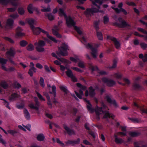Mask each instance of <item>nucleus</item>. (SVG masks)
<instances>
[{
	"instance_id": "33",
	"label": "nucleus",
	"mask_w": 147,
	"mask_h": 147,
	"mask_svg": "<svg viewBox=\"0 0 147 147\" xmlns=\"http://www.w3.org/2000/svg\"><path fill=\"white\" fill-rule=\"evenodd\" d=\"M89 95L92 97L94 96L95 95V93L94 92V90L93 89L92 87H90L89 88Z\"/></svg>"
},
{
	"instance_id": "39",
	"label": "nucleus",
	"mask_w": 147,
	"mask_h": 147,
	"mask_svg": "<svg viewBox=\"0 0 147 147\" xmlns=\"http://www.w3.org/2000/svg\"><path fill=\"white\" fill-rule=\"evenodd\" d=\"M42 9H41L42 11L44 12H46L49 11H51V8L49 5L47 8L44 7H42Z\"/></svg>"
},
{
	"instance_id": "19",
	"label": "nucleus",
	"mask_w": 147,
	"mask_h": 147,
	"mask_svg": "<svg viewBox=\"0 0 147 147\" xmlns=\"http://www.w3.org/2000/svg\"><path fill=\"white\" fill-rule=\"evenodd\" d=\"M59 30V29L58 28L57 26H55L52 29V32L53 34L54 35L56 36L57 37L60 38L62 36L57 32V31Z\"/></svg>"
},
{
	"instance_id": "9",
	"label": "nucleus",
	"mask_w": 147,
	"mask_h": 147,
	"mask_svg": "<svg viewBox=\"0 0 147 147\" xmlns=\"http://www.w3.org/2000/svg\"><path fill=\"white\" fill-rule=\"evenodd\" d=\"M23 29L20 27H18L16 29V33L14 37L16 38H19L25 35L24 33L22 32Z\"/></svg>"
},
{
	"instance_id": "36",
	"label": "nucleus",
	"mask_w": 147,
	"mask_h": 147,
	"mask_svg": "<svg viewBox=\"0 0 147 147\" xmlns=\"http://www.w3.org/2000/svg\"><path fill=\"white\" fill-rule=\"evenodd\" d=\"M128 119L132 122L134 123H139L141 122V120L140 119L133 118H129Z\"/></svg>"
},
{
	"instance_id": "20",
	"label": "nucleus",
	"mask_w": 147,
	"mask_h": 147,
	"mask_svg": "<svg viewBox=\"0 0 147 147\" xmlns=\"http://www.w3.org/2000/svg\"><path fill=\"white\" fill-rule=\"evenodd\" d=\"M31 29L32 30L33 34L36 35H38L40 32L41 28L39 27H35L34 26H31Z\"/></svg>"
},
{
	"instance_id": "32",
	"label": "nucleus",
	"mask_w": 147,
	"mask_h": 147,
	"mask_svg": "<svg viewBox=\"0 0 147 147\" xmlns=\"http://www.w3.org/2000/svg\"><path fill=\"white\" fill-rule=\"evenodd\" d=\"M53 140L54 142H57L59 144H60V146L62 147H64L65 146L64 144L62 142H61L58 138H57L55 140L54 138H53Z\"/></svg>"
},
{
	"instance_id": "45",
	"label": "nucleus",
	"mask_w": 147,
	"mask_h": 147,
	"mask_svg": "<svg viewBox=\"0 0 147 147\" xmlns=\"http://www.w3.org/2000/svg\"><path fill=\"white\" fill-rule=\"evenodd\" d=\"M103 22L104 24H107L109 21V17L107 16H105L103 17Z\"/></svg>"
},
{
	"instance_id": "11",
	"label": "nucleus",
	"mask_w": 147,
	"mask_h": 147,
	"mask_svg": "<svg viewBox=\"0 0 147 147\" xmlns=\"http://www.w3.org/2000/svg\"><path fill=\"white\" fill-rule=\"evenodd\" d=\"M70 59L71 61L75 63L79 62L78 66L79 67L82 68L84 67V62L80 61V59L78 57H71Z\"/></svg>"
},
{
	"instance_id": "59",
	"label": "nucleus",
	"mask_w": 147,
	"mask_h": 147,
	"mask_svg": "<svg viewBox=\"0 0 147 147\" xmlns=\"http://www.w3.org/2000/svg\"><path fill=\"white\" fill-rule=\"evenodd\" d=\"M0 143L5 145L6 144V142L2 138V136L0 134Z\"/></svg>"
},
{
	"instance_id": "49",
	"label": "nucleus",
	"mask_w": 147,
	"mask_h": 147,
	"mask_svg": "<svg viewBox=\"0 0 147 147\" xmlns=\"http://www.w3.org/2000/svg\"><path fill=\"white\" fill-rule=\"evenodd\" d=\"M115 77L118 79L121 78L122 77V75L119 73H117L114 74Z\"/></svg>"
},
{
	"instance_id": "16",
	"label": "nucleus",
	"mask_w": 147,
	"mask_h": 147,
	"mask_svg": "<svg viewBox=\"0 0 147 147\" xmlns=\"http://www.w3.org/2000/svg\"><path fill=\"white\" fill-rule=\"evenodd\" d=\"M42 32L43 33L46 34L47 38L49 39L53 42H54L56 43L58 41L57 40H56V39L55 38L51 36H50L48 32L45 31L44 30L42 29L41 28V30H40V32Z\"/></svg>"
},
{
	"instance_id": "1",
	"label": "nucleus",
	"mask_w": 147,
	"mask_h": 147,
	"mask_svg": "<svg viewBox=\"0 0 147 147\" xmlns=\"http://www.w3.org/2000/svg\"><path fill=\"white\" fill-rule=\"evenodd\" d=\"M86 101L87 103V107L88 109L91 113H92L94 111V109L92 108V105L90 104L89 101L87 100L86 99L85 100ZM106 107V106L104 104H102V107H99L98 106H96V107L95 111L97 115H99L102 113H103L105 114L104 116V118H107L108 117H111L113 119L115 117V116L112 114H110L108 112H106L103 113L102 111V109H104Z\"/></svg>"
},
{
	"instance_id": "52",
	"label": "nucleus",
	"mask_w": 147,
	"mask_h": 147,
	"mask_svg": "<svg viewBox=\"0 0 147 147\" xmlns=\"http://www.w3.org/2000/svg\"><path fill=\"white\" fill-rule=\"evenodd\" d=\"M99 21H96L94 23V27L96 30L99 29V27L98 25L99 24Z\"/></svg>"
},
{
	"instance_id": "10",
	"label": "nucleus",
	"mask_w": 147,
	"mask_h": 147,
	"mask_svg": "<svg viewBox=\"0 0 147 147\" xmlns=\"http://www.w3.org/2000/svg\"><path fill=\"white\" fill-rule=\"evenodd\" d=\"M77 86L78 87L80 88L81 89L80 90V94H78L76 91H75V92L77 97L81 99L82 98V96H84V94L82 90H85L86 89V87L82 86V85L79 83H77Z\"/></svg>"
},
{
	"instance_id": "8",
	"label": "nucleus",
	"mask_w": 147,
	"mask_h": 147,
	"mask_svg": "<svg viewBox=\"0 0 147 147\" xmlns=\"http://www.w3.org/2000/svg\"><path fill=\"white\" fill-rule=\"evenodd\" d=\"M19 0H0V4L6 5L8 3H11L14 6H16L18 4V1Z\"/></svg>"
},
{
	"instance_id": "12",
	"label": "nucleus",
	"mask_w": 147,
	"mask_h": 147,
	"mask_svg": "<svg viewBox=\"0 0 147 147\" xmlns=\"http://www.w3.org/2000/svg\"><path fill=\"white\" fill-rule=\"evenodd\" d=\"M107 38L113 42L114 44L117 49H119L120 48V44L116 38L113 36H107Z\"/></svg>"
},
{
	"instance_id": "57",
	"label": "nucleus",
	"mask_w": 147,
	"mask_h": 147,
	"mask_svg": "<svg viewBox=\"0 0 147 147\" xmlns=\"http://www.w3.org/2000/svg\"><path fill=\"white\" fill-rule=\"evenodd\" d=\"M126 3L129 6H136V4L133 2H129V1H127Z\"/></svg>"
},
{
	"instance_id": "41",
	"label": "nucleus",
	"mask_w": 147,
	"mask_h": 147,
	"mask_svg": "<svg viewBox=\"0 0 147 147\" xmlns=\"http://www.w3.org/2000/svg\"><path fill=\"white\" fill-rule=\"evenodd\" d=\"M115 137L116 138L115 140V141L117 144L120 143L122 142H123V140L121 138H118L117 136L116 135H115Z\"/></svg>"
},
{
	"instance_id": "13",
	"label": "nucleus",
	"mask_w": 147,
	"mask_h": 147,
	"mask_svg": "<svg viewBox=\"0 0 147 147\" xmlns=\"http://www.w3.org/2000/svg\"><path fill=\"white\" fill-rule=\"evenodd\" d=\"M102 80L103 83L106 84L107 85L109 86H113L115 84V82L114 81L109 79L107 78H103L102 79Z\"/></svg>"
},
{
	"instance_id": "15",
	"label": "nucleus",
	"mask_w": 147,
	"mask_h": 147,
	"mask_svg": "<svg viewBox=\"0 0 147 147\" xmlns=\"http://www.w3.org/2000/svg\"><path fill=\"white\" fill-rule=\"evenodd\" d=\"M65 9L66 8L65 7L60 8L59 9L58 11V13L59 16H64L65 18H66L67 16Z\"/></svg>"
},
{
	"instance_id": "46",
	"label": "nucleus",
	"mask_w": 147,
	"mask_h": 147,
	"mask_svg": "<svg viewBox=\"0 0 147 147\" xmlns=\"http://www.w3.org/2000/svg\"><path fill=\"white\" fill-rule=\"evenodd\" d=\"M129 135L132 137H135L139 135V134L136 132H129Z\"/></svg>"
},
{
	"instance_id": "62",
	"label": "nucleus",
	"mask_w": 147,
	"mask_h": 147,
	"mask_svg": "<svg viewBox=\"0 0 147 147\" xmlns=\"http://www.w3.org/2000/svg\"><path fill=\"white\" fill-rule=\"evenodd\" d=\"M138 31L142 32L143 33L147 34V32L142 28H138Z\"/></svg>"
},
{
	"instance_id": "2",
	"label": "nucleus",
	"mask_w": 147,
	"mask_h": 147,
	"mask_svg": "<svg viewBox=\"0 0 147 147\" xmlns=\"http://www.w3.org/2000/svg\"><path fill=\"white\" fill-rule=\"evenodd\" d=\"M66 21V24L69 27L73 26L74 27V29L80 34H82V32L80 28L75 26L76 22L74 21L73 18L69 16L65 18Z\"/></svg>"
},
{
	"instance_id": "18",
	"label": "nucleus",
	"mask_w": 147,
	"mask_h": 147,
	"mask_svg": "<svg viewBox=\"0 0 147 147\" xmlns=\"http://www.w3.org/2000/svg\"><path fill=\"white\" fill-rule=\"evenodd\" d=\"M13 24V21L10 19H8L7 21L5 26L6 29H11L12 28Z\"/></svg>"
},
{
	"instance_id": "24",
	"label": "nucleus",
	"mask_w": 147,
	"mask_h": 147,
	"mask_svg": "<svg viewBox=\"0 0 147 147\" xmlns=\"http://www.w3.org/2000/svg\"><path fill=\"white\" fill-rule=\"evenodd\" d=\"M63 127L69 135H72L75 134V131L73 130L70 129L69 128L67 127L66 124H64L63 125Z\"/></svg>"
},
{
	"instance_id": "22",
	"label": "nucleus",
	"mask_w": 147,
	"mask_h": 147,
	"mask_svg": "<svg viewBox=\"0 0 147 147\" xmlns=\"http://www.w3.org/2000/svg\"><path fill=\"white\" fill-rule=\"evenodd\" d=\"M7 60L3 58H0V63L2 65V69L6 71H9L8 69H7L4 65L6 64L7 61Z\"/></svg>"
},
{
	"instance_id": "55",
	"label": "nucleus",
	"mask_w": 147,
	"mask_h": 147,
	"mask_svg": "<svg viewBox=\"0 0 147 147\" xmlns=\"http://www.w3.org/2000/svg\"><path fill=\"white\" fill-rule=\"evenodd\" d=\"M61 89L65 93H68V91L66 87L64 86H61L60 87Z\"/></svg>"
},
{
	"instance_id": "53",
	"label": "nucleus",
	"mask_w": 147,
	"mask_h": 147,
	"mask_svg": "<svg viewBox=\"0 0 147 147\" xmlns=\"http://www.w3.org/2000/svg\"><path fill=\"white\" fill-rule=\"evenodd\" d=\"M71 68L74 70L78 72H82V70L77 67H71Z\"/></svg>"
},
{
	"instance_id": "58",
	"label": "nucleus",
	"mask_w": 147,
	"mask_h": 147,
	"mask_svg": "<svg viewBox=\"0 0 147 147\" xmlns=\"http://www.w3.org/2000/svg\"><path fill=\"white\" fill-rule=\"evenodd\" d=\"M19 16L18 13H16L15 14H12L10 15V17H11L12 18L15 19L17 18Z\"/></svg>"
},
{
	"instance_id": "47",
	"label": "nucleus",
	"mask_w": 147,
	"mask_h": 147,
	"mask_svg": "<svg viewBox=\"0 0 147 147\" xmlns=\"http://www.w3.org/2000/svg\"><path fill=\"white\" fill-rule=\"evenodd\" d=\"M90 68L92 71H98V69L97 66H91L90 67Z\"/></svg>"
},
{
	"instance_id": "51",
	"label": "nucleus",
	"mask_w": 147,
	"mask_h": 147,
	"mask_svg": "<svg viewBox=\"0 0 147 147\" xmlns=\"http://www.w3.org/2000/svg\"><path fill=\"white\" fill-rule=\"evenodd\" d=\"M44 79L42 78H41L40 80V84L42 87H44L45 86L44 83Z\"/></svg>"
},
{
	"instance_id": "43",
	"label": "nucleus",
	"mask_w": 147,
	"mask_h": 147,
	"mask_svg": "<svg viewBox=\"0 0 147 147\" xmlns=\"http://www.w3.org/2000/svg\"><path fill=\"white\" fill-rule=\"evenodd\" d=\"M18 12L20 14L22 15L24 13L25 10L23 8L20 7L18 9Z\"/></svg>"
},
{
	"instance_id": "42",
	"label": "nucleus",
	"mask_w": 147,
	"mask_h": 147,
	"mask_svg": "<svg viewBox=\"0 0 147 147\" xmlns=\"http://www.w3.org/2000/svg\"><path fill=\"white\" fill-rule=\"evenodd\" d=\"M27 44V42L25 40H22L20 41V46L22 47H25Z\"/></svg>"
},
{
	"instance_id": "37",
	"label": "nucleus",
	"mask_w": 147,
	"mask_h": 147,
	"mask_svg": "<svg viewBox=\"0 0 147 147\" xmlns=\"http://www.w3.org/2000/svg\"><path fill=\"white\" fill-rule=\"evenodd\" d=\"M34 47L33 45L31 44H29L26 47L27 50L29 51H31L34 49Z\"/></svg>"
},
{
	"instance_id": "23",
	"label": "nucleus",
	"mask_w": 147,
	"mask_h": 147,
	"mask_svg": "<svg viewBox=\"0 0 147 147\" xmlns=\"http://www.w3.org/2000/svg\"><path fill=\"white\" fill-rule=\"evenodd\" d=\"M16 53L15 51L13 48H11L6 53V55L7 58L9 57H13Z\"/></svg>"
},
{
	"instance_id": "31",
	"label": "nucleus",
	"mask_w": 147,
	"mask_h": 147,
	"mask_svg": "<svg viewBox=\"0 0 147 147\" xmlns=\"http://www.w3.org/2000/svg\"><path fill=\"white\" fill-rule=\"evenodd\" d=\"M24 116L26 119H29L30 118V113L26 109H24Z\"/></svg>"
},
{
	"instance_id": "26",
	"label": "nucleus",
	"mask_w": 147,
	"mask_h": 147,
	"mask_svg": "<svg viewBox=\"0 0 147 147\" xmlns=\"http://www.w3.org/2000/svg\"><path fill=\"white\" fill-rule=\"evenodd\" d=\"M105 99L109 103L113 104L116 106H117V104L115 100L114 99H111L109 96H107Z\"/></svg>"
},
{
	"instance_id": "35",
	"label": "nucleus",
	"mask_w": 147,
	"mask_h": 147,
	"mask_svg": "<svg viewBox=\"0 0 147 147\" xmlns=\"http://www.w3.org/2000/svg\"><path fill=\"white\" fill-rule=\"evenodd\" d=\"M45 137L44 135L42 134H38L37 137V139L39 141H42L44 140Z\"/></svg>"
},
{
	"instance_id": "25",
	"label": "nucleus",
	"mask_w": 147,
	"mask_h": 147,
	"mask_svg": "<svg viewBox=\"0 0 147 147\" xmlns=\"http://www.w3.org/2000/svg\"><path fill=\"white\" fill-rule=\"evenodd\" d=\"M80 141V140L79 138H78L76 140H69L67 142H66V144H69L74 145L75 144H78L79 143Z\"/></svg>"
},
{
	"instance_id": "38",
	"label": "nucleus",
	"mask_w": 147,
	"mask_h": 147,
	"mask_svg": "<svg viewBox=\"0 0 147 147\" xmlns=\"http://www.w3.org/2000/svg\"><path fill=\"white\" fill-rule=\"evenodd\" d=\"M36 92L38 97L40 100L41 101H45V99L38 92Z\"/></svg>"
},
{
	"instance_id": "40",
	"label": "nucleus",
	"mask_w": 147,
	"mask_h": 147,
	"mask_svg": "<svg viewBox=\"0 0 147 147\" xmlns=\"http://www.w3.org/2000/svg\"><path fill=\"white\" fill-rule=\"evenodd\" d=\"M97 35L99 40H102L103 39L102 34L101 32H97Z\"/></svg>"
},
{
	"instance_id": "34",
	"label": "nucleus",
	"mask_w": 147,
	"mask_h": 147,
	"mask_svg": "<svg viewBox=\"0 0 147 147\" xmlns=\"http://www.w3.org/2000/svg\"><path fill=\"white\" fill-rule=\"evenodd\" d=\"M36 69L35 67L31 68L29 69L28 74L31 76H32L33 75V72H36Z\"/></svg>"
},
{
	"instance_id": "21",
	"label": "nucleus",
	"mask_w": 147,
	"mask_h": 147,
	"mask_svg": "<svg viewBox=\"0 0 147 147\" xmlns=\"http://www.w3.org/2000/svg\"><path fill=\"white\" fill-rule=\"evenodd\" d=\"M7 60L3 58H0V63L2 65V69L6 71H9L8 69H7L4 65L6 64L7 61Z\"/></svg>"
},
{
	"instance_id": "17",
	"label": "nucleus",
	"mask_w": 147,
	"mask_h": 147,
	"mask_svg": "<svg viewBox=\"0 0 147 147\" xmlns=\"http://www.w3.org/2000/svg\"><path fill=\"white\" fill-rule=\"evenodd\" d=\"M27 9L29 12L30 13H33L34 11H35L37 12H39L38 9L34 7L32 4H30L28 5Z\"/></svg>"
},
{
	"instance_id": "61",
	"label": "nucleus",
	"mask_w": 147,
	"mask_h": 147,
	"mask_svg": "<svg viewBox=\"0 0 147 147\" xmlns=\"http://www.w3.org/2000/svg\"><path fill=\"white\" fill-rule=\"evenodd\" d=\"M4 39H5L6 40L9 41V42L11 43H14V42L13 40L11 38L7 37H4Z\"/></svg>"
},
{
	"instance_id": "50",
	"label": "nucleus",
	"mask_w": 147,
	"mask_h": 147,
	"mask_svg": "<svg viewBox=\"0 0 147 147\" xmlns=\"http://www.w3.org/2000/svg\"><path fill=\"white\" fill-rule=\"evenodd\" d=\"M58 60L63 63H67L68 62V60L63 58H59V59Z\"/></svg>"
},
{
	"instance_id": "6",
	"label": "nucleus",
	"mask_w": 147,
	"mask_h": 147,
	"mask_svg": "<svg viewBox=\"0 0 147 147\" xmlns=\"http://www.w3.org/2000/svg\"><path fill=\"white\" fill-rule=\"evenodd\" d=\"M119 23L116 22L114 23L115 25L120 28H124L130 26V25L127 23L125 21L121 18L118 19Z\"/></svg>"
},
{
	"instance_id": "48",
	"label": "nucleus",
	"mask_w": 147,
	"mask_h": 147,
	"mask_svg": "<svg viewBox=\"0 0 147 147\" xmlns=\"http://www.w3.org/2000/svg\"><path fill=\"white\" fill-rule=\"evenodd\" d=\"M45 15L48 17V19L50 20H52L54 19V16L51 13L47 15L46 14Z\"/></svg>"
},
{
	"instance_id": "64",
	"label": "nucleus",
	"mask_w": 147,
	"mask_h": 147,
	"mask_svg": "<svg viewBox=\"0 0 147 147\" xmlns=\"http://www.w3.org/2000/svg\"><path fill=\"white\" fill-rule=\"evenodd\" d=\"M36 67L40 69H42L43 68V66L41 64L38 63H36Z\"/></svg>"
},
{
	"instance_id": "14",
	"label": "nucleus",
	"mask_w": 147,
	"mask_h": 147,
	"mask_svg": "<svg viewBox=\"0 0 147 147\" xmlns=\"http://www.w3.org/2000/svg\"><path fill=\"white\" fill-rule=\"evenodd\" d=\"M67 75L71 79L73 82H76L77 80L75 76L73 74L72 71L70 69H67V70L65 72Z\"/></svg>"
},
{
	"instance_id": "60",
	"label": "nucleus",
	"mask_w": 147,
	"mask_h": 147,
	"mask_svg": "<svg viewBox=\"0 0 147 147\" xmlns=\"http://www.w3.org/2000/svg\"><path fill=\"white\" fill-rule=\"evenodd\" d=\"M52 89L53 91V92L54 94V97L56 96V88L55 86L54 85H53L52 87Z\"/></svg>"
},
{
	"instance_id": "4",
	"label": "nucleus",
	"mask_w": 147,
	"mask_h": 147,
	"mask_svg": "<svg viewBox=\"0 0 147 147\" xmlns=\"http://www.w3.org/2000/svg\"><path fill=\"white\" fill-rule=\"evenodd\" d=\"M34 45L36 47V48L37 51L40 52H42L45 50L43 47L45 45V42L41 40H39L38 42L34 43Z\"/></svg>"
},
{
	"instance_id": "30",
	"label": "nucleus",
	"mask_w": 147,
	"mask_h": 147,
	"mask_svg": "<svg viewBox=\"0 0 147 147\" xmlns=\"http://www.w3.org/2000/svg\"><path fill=\"white\" fill-rule=\"evenodd\" d=\"M19 97H20V96L19 95L16 93H14L9 97V99L10 100H13Z\"/></svg>"
},
{
	"instance_id": "5",
	"label": "nucleus",
	"mask_w": 147,
	"mask_h": 147,
	"mask_svg": "<svg viewBox=\"0 0 147 147\" xmlns=\"http://www.w3.org/2000/svg\"><path fill=\"white\" fill-rule=\"evenodd\" d=\"M67 46L63 44L62 46L59 48V52L57 54L63 56H66L68 55V52L67 51Z\"/></svg>"
},
{
	"instance_id": "54",
	"label": "nucleus",
	"mask_w": 147,
	"mask_h": 147,
	"mask_svg": "<svg viewBox=\"0 0 147 147\" xmlns=\"http://www.w3.org/2000/svg\"><path fill=\"white\" fill-rule=\"evenodd\" d=\"M4 100L3 103L5 106L9 109H10V108L9 106V104L8 102L4 99H2Z\"/></svg>"
},
{
	"instance_id": "44",
	"label": "nucleus",
	"mask_w": 147,
	"mask_h": 147,
	"mask_svg": "<svg viewBox=\"0 0 147 147\" xmlns=\"http://www.w3.org/2000/svg\"><path fill=\"white\" fill-rule=\"evenodd\" d=\"M140 45L141 48L143 49H145L146 48H147V44L144 42L140 43Z\"/></svg>"
},
{
	"instance_id": "3",
	"label": "nucleus",
	"mask_w": 147,
	"mask_h": 147,
	"mask_svg": "<svg viewBox=\"0 0 147 147\" xmlns=\"http://www.w3.org/2000/svg\"><path fill=\"white\" fill-rule=\"evenodd\" d=\"M81 41L82 43L86 46L87 48H90L91 49V54L93 57L94 58H96L97 55V51L96 49L92 48L91 45L89 43H87L86 42V39L84 36L82 37V39Z\"/></svg>"
},
{
	"instance_id": "7",
	"label": "nucleus",
	"mask_w": 147,
	"mask_h": 147,
	"mask_svg": "<svg viewBox=\"0 0 147 147\" xmlns=\"http://www.w3.org/2000/svg\"><path fill=\"white\" fill-rule=\"evenodd\" d=\"M123 6V3L122 2H121L119 4L118 6V7L119 9L113 7H112V8L117 13H119L120 12H122L124 14L126 15L127 14V13L125 9L122 8Z\"/></svg>"
},
{
	"instance_id": "63",
	"label": "nucleus",
	"mask_w": 147,
	"mask_h": 147,
	"mask_svg": "<svg viewBox=\"0 0 147 147\" xmlns=\"http://www.w3.org/2000/svg\"><path fill=\"white\" fill-rule=\"evenodd\" d=\"M14 87L15 88H21V86L19 83L16 82L14 84Z\"/></svg>"
},
{
	"instance_id": "56",
	"label": "nucleus",
	"mask_w": 147,
	"mask_h": 147,
	"mask_svg": "<svg viewBox=\"0 0 147 147\" xmlns=\"http://www.w3.org/2000/svg\"><path fill=\"white\" fill-rule=\"evenodd\" d=\"M8 133L12 135H13L17 133V132L15 130L11 129L7 131Z\"/></svg>"
},
{
	"instance_id": "28",
	"label": "nucleus",
	"mask_w": 147,
	"mask_h": 147,
	"mask_svg": "<svg viewBox=\"0 0 147 147\" xmlns=\"http://www.w3.org/2000/svg\"><path fill=\"white\" fill-rule=\"evenodd\" d=\"M26 21L30 25L31 28L32 26H34V24L36 23V21L34 19L31 18H28L26 19Z\"/></svg>"
},
{
	"instance_id": "27",
	"label": "nucleus",
	"mask_w": 147,
	"mask_h": 147,
	"mask_svg": "<svg viewBox=\"0 0 147 147\" xmlns=\"http://www.w3.org/2000/svg\"><path fill=\"white\" fill-rule=\"evenodd\" d=\"M8 86V84L6 82L3 81L0 82V93L2 92L1 87H3L4 89H6L7 88Z\"/></svg>"
},
{
	"instance_id": "29",
	"label": "nucleus",
	"mask_w": 147,
	"mask_h": 147,
	"mask_svg": "<svg viewBox=\"0 0 147 147\" xmlns=\"http://www.w3.org/2000/svg\"><path fill=\"white\" fill-rule=\"evenodd\" d=\"M29 107L31 109H34L38 111L39 106L36 104H34L32 102H30L28 105Z\"/></svg>"
}]
</instances>
